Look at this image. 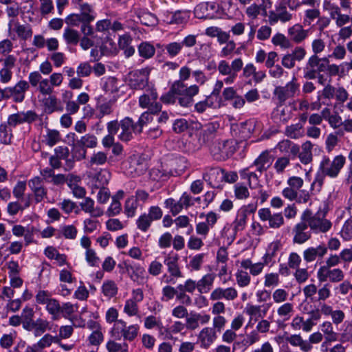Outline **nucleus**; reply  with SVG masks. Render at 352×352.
Returning <instances> with one entry per match:
<instances>
[{
    "instance_id": "1",
    "label": "nucleus",
    "mask_w": 352,
    "mask_h": 352,
    "mask_svg": "<svg viewBox=\"0 0 352 352\" xmlns=\"http://www.w3.org/2000/svg\"><path fill=\"white\" fill-rule=\"evenodd\" d=\"M345 162L346 159L342 155L336 156L332 161L328 157H323L320 163L319 170L311 185V190H314L315 186H317L318 190H320L326 176L331 178L338 177Z\"/></svg>"
},
{
    "instance_id": "2",
    "label": "nucleus",
    "mask_w": 352,
    "mask_h": 352,
    "mask_svg": "<svg viewBox=\"0 0 352 352\" xmlns=\"http://www.w3.org/2000/svg\"><path fill=\"white\" fill-rule=\"evenodd\" d=\"M151 114L150 111L144 112L136 124H134L129 118H124L120 123L117 121L111 122V134L117 133L120 129V138L123 141H129L132 133H140L143 126L152 120Z\"/></svg>"
},
{
    "instance_id": "3",
    "label": "nucleus",
    "mask_w": 352,
    "mask_h": 352,
    "mask_svg": "<svg viewBox=\"0 0 352 352\" xmlns=\"http://www.w3.org/2000/svg\"><path fill=\"white\" fill-rule=\"evenodd\" d=\"M299 92L300 84L294 76L285 85L276 86L274 89L273 96L278 104L283 106L287 100L295 97Z\"/></svg>"
},
{
    "instance_id": "4",
    "label": "nucleus",
    "mask_w": 352,
    "mask_h": 352,
    "mask_svg": "<svg viewBox=\"0 0 352 352\" xmlns=\"http://www.w3.org/2000/svg\"><path fill=\"white\" fill-rule=\"evenodd\" d=\"M183 85L181 83L173 82L168 92L162 95L160 98L161 101L164 104H175L177 100L179 104L183 107H189L193 103V96H190L189 101L186 103L182 102V100L186 98L185 91L182 90Z\"/></svg>"
},
{
    "instance_id": "5",
    "label": "nucleus",
    "mask_w": 352,
    "mask_h": 352,
    "mask_svg": "<svg viewBox=\"0 0 352 352\" xmlns=\"http://www.w3.org/2000/svg\"><path fill=\"white\" fill-rule=\"evenodd\" d=\"M210 151L216 160L223 161L234 153L235 147L231 140H216L210 145Z\"/></svg>"
},
{
    "instance_id": "6",
    "label": "nucleus",
    "mask_w": 352,
    "mask_h": 352,
    "mask_svg": "<svg viewBox=\"0 0 352 352\" xmlns=\"http://www.w3.org/2000/svg\"><path fill=\"white\" fill-rule=\"evenodd\" d=\"M309 210L304 212L301 217V221L297 223L292 229L293 242L296 244H303L311 237V230L307 223L306 214Z\"/></svg>"
},
{
    "instance_id": "7",
    "label": "nucleus",
    "mask_w": 352,
    "mask_h": 352,
    "mask_svg": "<svg viewBox=\"0 0 352 352\" xmlns=\"http://www.w3.org/2000/svg\"><path fill=\"white\" fill-rule=\"evenodd\" d=\"M307 223L311 230L315 234L326 233L332 227L330 220L325 218L324 214L316 213L311 215V212L306 214Z\"/></svg>"
},
{
    "instance_id": "8",
    "label": "nucleus",
    "mask_w": 352,
    "mask_h": 352,
    "mask_svg": "<svg viewBox=\"0 0 352 352\" xmlns=\"http://www.w3.org/2000/svg\"><path fill=\"white\" fill-rule=\"evenodd\" d=\"M158 94L155 89L148 87L144 94L139 98V105L143 109L148 110L153 114L161 111L162 104L157 102Z\"/></svg>"
},
{
    "instance_id": "9",
    "label": "nucleus",
    "mask_w": 352,
    "mask_h": 352,
    "mask_svg": "<svg viewBox=\"0 0 352 352\" xmlns=\"http://www.w3.org/2000/svg\"><path fill=\"white\" fill-rule=\"evenodd\" d=\"M316 276L320 283L329 281V283H337L344 280V272L338 267H319Z\"/></svg>"
},
{
    "instance_id": "10",
    "label": "nucleus",
    "mask_w": 352,
    "mask_h": 352,
    "mask_svg": "<svg viewBox=\"0 0 352 352\" xmlns=\"http://www.w3.org/2000/svg\"><path fill=\"white\" fill-rule=\"evenodd\" d=\"M191 74V69L187 66H183L180 68L179 72V79L175 80L174 82L181 83L183 85L182 90L185 91L186 98L182 100V102L186 103V100L189 101L190 96H195L199 93V87L197 85H192L187 86L185 81L188 80Z\"/></svg>"
},
{
    "instance_id": "11",
    "label": "nucleus",
    "mask_w": 352,
    "mask_h": 352,
    "mask_svg": "<svg viewBox=\"0 0 352 352\" xmlns=\"http://www.w3.org/2000/svg\"><path fill=\"white\" fill-rule=\"evenodd\" d=\"M29 82L33 87H37L38 92L43 96L50 95L54 91L47 78H43L39 72H32L28 76Z\"/></svg>"
},
{
    "instance_id": "12",
    "label": "nucleus",
    "mask_w": 352,
    "mask_h": 352,
    "mask_svg": "<svg viewBox=\"0 0 352 352\" xmlns=\"http://www.w3.org/2000/svg\"><path fill=\"white\" fill-rule=\"evenodd\" d=\"M287 4L280 3L276 6L275 10H271L268 14V22L270 25H274L278 21L287 23L293 19V14L287 8Z\"/></svg>"
},
{
    "instance_id": "13",
    "label": "nucleus",
    "mask_w": 352,
    "mask_h": 352,
    "mask_svg": "<svg viewBox=\"0 0 352 352\" xmlns=\"http://www.w3.org/2000/svg\"><path fill=\"white\" fill-rule=\"evenodd\" d=\"M150 69L144 68L133 71L129 74V85L132 89H143L148 83Z\"/></svg>"
},
{
    "instance_id": "14",
    "label": "nucleus",
    "mask_w": 352,
    "mask_h": 352,
    "mask_svg": "<svg viewBox=\"0 0 352 352\" xmlns=\"http://www.w3.org/2000/svg\"><path fill=\"white\" fill-rule=\"evenodd\" d=\"M165 206L170 209L173 215L179 213L184 208L194 205L192 197L186 192L183 193L178 201L173 198L167 199L164 202Z\"/></svg>"
},
{
    "instance_id": "15",
    "label": "nucleus",
    "mask_w": 352,
    "mask_h": 352,
    "mask_svg": "<svg viewBox=\"0 0 352 352\" xmlns=\"http://www.w3.org/2000/svg\"><path fill=\"white\" fill-rule=\"evenodd\" d=\"M38 118V116L34 111H19L8 116V124L10 127H15L23 123L31 124Z\"/></svg>"
},
{
    "instance_id": "16",
    "label": "nucleus",
    "mask_w": 352,
    "mask_h": 352,
    "mask_svg": "<svg viewBox=\"0 0 352 352\" xmlns=\"http://www.w3.org/2000/svg\"><path fill=\"white\" fill-rule=\"evenodd\" d=\"M30 82L21 80L14 86L6 88L7 98H12L15 102H22L25 96L26 91L30 88Z\"/></svg>"
},
{
    "instance_id": "17",
    "label": "nucleus",
    "mask_w": 352,
    "mask_h": 352,
    "mask_svg": "<svg viewBox=\"0 0 352 352\" xmlns=\"http://www.w3.org/2000/svg\"><path fill=\"white\" fill-rule=\"evenodd\" d=\"M287 187L282 190V195L290 201H294L297 197V192L302 187L304 180L298 176L289 177L287 180Z\"/></svg>"
},
{
    "instance_id": "18",
    "label": "nucleus",
    "mask_w": 352,
    "mask_h": 352,
    "mask_svg": "<svg viewBox=\"0 0 352 352\" xmlns=\"http://www.w3.org/2000/svg\"><path fill=\"white\" fill-rule=\"evenodd\" d=\"M210 320L209 314L190 311L186 317L185 326L187 329L193 331L199 328V324L204 325L208 323Z\"/></svg>"
},
{
    "instance_id": "19",
    "label": "nucleus",
    "mask_w": 352,
    "mask_h": 352,
    "mask_svg": "<svg viewBox=\"0 0 352 352\" xmlns=\"http://www.w3.org/2000/svg\"><path fill=\"white\" fill-rule=\"evenodd\" d=\"M258 216L262 221H267L270 228L278 229L285 223L281 213L272 214L269 208H262L258 210Z\"/></svg>"
},
{
    "instance_id": "20",
    "label": "nucleus",
    "mask_w": 352,
    "mask_h": 352,
    "mask_svg": "<svg viewBox=\"0 0 352 352\" xmlns=\"http://www.w3.org/2000/svg\"><path fill=\"white\" fill-rule=\"evenodd\" d=\"M238 296L237 290L232 287L223 288L221 287L214 289L210 294V300L212 301L224 299L227 301H233Z\"/></svg>"
},
{
    "instance_id": "21",
    "label": "nucleus",
    "mask_w": 352,
    "mask_h": 352,
    "mask_svg": "<svg viewBox=\"0 0 352 352\" xmlns=\"http://www.w3.org/2000/svg\"><path fill=\"white\" fill-rule=\"evenodd\" d=\"M28 186L34 193L36 203L41 202L47 197V190L43 185L41 177H34L28 181Z\"/></svg>"
},
{
    "instance_id": "22",
    "label": "nucleus",
    "mask_w": 352,
    "mask_h": 352,
    "mask_svg": "<svg viewBox=\"0 0 352 352\" xmlns=\"http://www.w3.org/2000/svg\"><path fill=\"white\" fill-rule=\"evenodd\" d=\"M327 254V248L324 243L317 246H311L306 248L302 253L303 258L307 263H311L317 258L322 259Z\"/></svg>"
},
{
    "instance_id": "23",
    "label": "nucleus",
    "mask_w": 352,
    "mask_h": 352,
    "mask_svg": "<svg viewBox=\"0 0 352 352\" xmlns=\"http://www.w3.org/2000/svg\"><path fill=\"white\" fill-rule=\"evenodd\" d=\"M179 255L173 252L167 254L164 257V263L167 267L170 276L173 278L183 277L182 272L178 263Z\"/></svg>"
},
{
    "instance_id": "24",
    "label": "nucleus",
    "mask_w": 352,
    "mask_h": 352,
    "mask_svg": "<svg viewBox=\"0 0 352 352\" xmlns=\"http://www.w3.org/2000/svg\"><path fill=\"white\" fill-rule=\"evenodd\" d=\"M309 31L305 30L300 23H296L289 28L287 34L291 42L299 44L303 42L308 36Z\"/></svg>"
},
{
    "instance_id": "25",
    "label": "nucleus",
    "mask_w": 352,
    "mask_h": 352,
    "mask_svg": "<svg viewBox=\"0 0 352 352\" xmlns=\"http://www.w3.org/2000/svg\"><path fill=\"white\" fill-rule=\"evenodd\" d=\"M219 127V124L217 122H210L205 124L202 127L199 141L202 144H209L214 140Z\"/></svg>"
},
{
    "instance_id": "26",
    "label": "nucleus",
    "mask_w": 352,
    "mask_h": 352,
    "mask_svg": "<svg viewBox=\"0 0 352 352\" xmlns=\"http://www.w3.org/2000/svg\"><path fill=\"white\" fill-rule=\"evenodd\" d=\"M203 179L212 187H218L221 182V169L217 167H206L203 173Z\"/></svg>"
},
{
    "instance_id": "27",
    "label": "nucleus",
    "mask_w": 352,
    "mask_h": 352,
    "mask_svg": "<svg viewBox=\"0 0 352 352\" xmlns=\"http://www.w3.org/2000/svg\"><path fill=\"white\" fill-rule=\"evenodd\" d=\"M215 330L212 327L203 328L198 334V340L202 348L208 349L216 340Z\"/></svg>"
},
{
    "instance_id": "28",
    "label": "nucleus",
    "mask_w": 352,
    "mask_h": 352,
    "mask_svg": "<svg viewBox=\"0 0 352 352\" xmlns=\"http://www.w3.org/2000/svg\"><path fill=\"white\" fill-rule=\"evenodd\" d=\"M270 307V304L267 305L265 309L262 311L261 306L248 303L245 307L244 311L250 317L248 324H250L252 320L257 321L258 318H263L265 316Z\"/></svg>"
},
{
    "instance_id": "29",
    "label": "nucleus",
    "mask_w": 352,
    "mask_h": 352,
    "mask_svg": "<svg viewBox=\"0 0 352 352\" xmlns=\"http://www.w3.org/2000/svg\"><path fill=\"white\" fill-rule=\"evenodd\" d=\"M273 162V158L268 151L262 152L259 156L254 161L253 166L256 167V170L261 173L267 170Z\"/></svg>"
},
{
    "instance_id": "30",
    "label": "nucleus",
    "mask_w": 352,
    "mask_h": 352,
    "mask_svg": "<svg viewBox=\"0 0 352 352\" xmlns=\"http://www.w3.org/2000/svg\"><path fill=\"white\" fill-rule=\"evenodd\" d=\"M285 340L292 346L299 347L303 352H309L313 348L312 345H311L307 340H303L300 334H294L287 336Z\"/></svg>"
},
{
    "instance_id": "31",
    "label": "nucleus",
    "mask_w": 352,
    "mask_h": 352,
    "mask_svg": "<svg viewBox=\"0 0 352 352\" xmlns=\"http://www.w3.org/2000/svg\"><path fill=\"white\" fill-rule=\"evenodd\" d=\"M108 84L104 85V95H100L97 98V108L99 111V116L102 117L110 113V105L108 101L109 94L107 92Z\"/></svg>"
},
{
    "instance_id": "32",
    "label": "nucleus",
    "mask_w": 352,
    "mask_h": 352,
    "mask_svg": "<svg viewBox=\"0 0 352 352\" xmlns=\"http://www.w3.org/2000/svg\"><path fill=\"white\" fill-rule=\"evenodd\" d=\"M82 211L93 217H100L103 214V211L100 208H95V201L90 197H85L79 204Z\"/></svg>"
},
{
    "instance_id": "33",
    "label": "nucleus",
    "mask_w": 352,
    "mask_h": 352,
    "mask_svg": "<svg viewBox=\"0 0 352 352\" xmlns=\"http://www.w3.org/2000/svg\"><path fill=\"white\" fill-rule=\"evenodd\" d=\"M272 118L274 122L280 124H285L291 119V113L287 111L286 107L278 106L273 111Z\"/></svg>"
},
{
    "instance_id": "34",
    "label": "nucleus",
    "mask_w": 352,
    "mask_h": 352,
    "mask_svg": "<svg viewBox=\"0 0 352 352\" xmlns=\"http://www.w3.org/2000/svg\"><path fill=\"white\" fill-rule=\"evenodd\" d=\"M58 339L50 334L43 336L37 343L30 348V352H42L43 349L49 347L52 342H57Z\"/></svg>"
},
{
    "instance_id": "35",
    "label": "nucleus",
    "mask_w": 352,
    "mask_h": 352,
    "mask_svg": "<svg viewBox=\"0 0 352 352\" xmlns=\"http://www.w3.org/2000/svg\"><path fill=\"white\" fill-rule=\"evenodd\" d=\"M44 254L49 259L56 260L59 266H63L67 263V256L64 254H60L53 246H47L44 250Z\"/></svg>"
},
{
    "instance_id": "36",
    "label": "nucleus",
    "mask_w": 352,
    "mask_h": 352,
    "mask_svg": "<svg viewBox=\"0 0 352 352\" xmlns=\"http://www.w3.org/2000/svg\"><path fill=\"white\" fill-rule=\"evenodd\" d=\"M271 4L272 3L270 0H267L265 6L252 3L247 8L245 13L249 18L256 19L259 15L261 10H263L264 16L267 15V8L270 7Z\"/></svg>"
},
{
    "instance_id": "37",
    "label": "nucleus",
    "mask_w": 352,
    "mask_h": 352,
    "mask_svg": "<svg viewBox=\"0 0 352 352\" xmlns=\"http://www.w3.org/2000/svg\"><path fill=\"white\" fill-rule=\"evenodd\" d=\"M215 276L212 274L204 275L199 281H197V290L200 294H206L212 288Z\"/></svg>"
},
{
    "instance_id": "38",
    "label": "nucleus",
    "mask_w": 352,
    "mask_h": 352,
    "mask_svg": "<svg viewBox=\"0 0 352 352\" xmlns=\"http://www.w3.org/2000/svg\"><path fill=\"white\" fill-rule=\"evenodd\" d=\"M41 102L44 107L45 111L47 113H52L54 111L59 110V108L58 107L59 101L56 96L52 95V94L44 96Z\"/></svg>"
},
{
    "instance_id": "39",
    "label": "nucleus",
    "mask_w": 352,
    "mask_h": 352,
    "mask_svg": "<svg viewBox=\"0 0 352 352\" xmlns=\"http://www.w3.org/2000/svg\"><path fill=\"white\" fill-rule=\"evenodd\" d=\"M303 124L298 122L287 126L285 129L286 136L292 139H298L304 136Z\"/></svg>"
},
{
    "instance_id": "40",
    "label": "nucleus",
    "mask_w": 352,
    "mask_h": 352,
    "mask_svg": "<svg viewBox=\"0 0 352 352\" xmlns=\"http://www.w3.org/2000/svg\"><path fill=\"white\" fill-rule=\"evenodd\" d=\"M312 148L313 144L310 141L302 144V151L299 153L298 157L302 164H307L312 161Z\"/></svg>"
},
{
    "instance_id": "41",
    "label": "nucleus",
    "mask_w": 352,
    "mask_h": 352,
    "mask_svg": "<svg viewBox=\"0 0 352 352\" xmlns=\"http://www.w3.org/2000/svg\"><path fill=\"white\" fill-rule=\"evenodd\" d=\"M43 138V142L52 147L61 140V135L58 130L47 129Z\"/></svg>"
},
{
    "instance_id": "42",
    "label": "nucleus",
    "mask_w": 352,
    "mask_h": 352,
    "mask_svg": "<svg viewBox=\"0 0 352 352\" xmlns=\"http://www.w3.org/2000/svg\"><path fill=\"white\" fill-rule=\"evenodd\" d=\"M63 38L67 45H76L80 41V34L77 30L68 27L65 28Z\"/></svg>"
},
{
    "instance_id": "43",
    "label": "nucleus",
    "mask_w": 352,
    "mask_h": 352,
    "mask_svg": "<svg viewBox=\"0 0 352 352\" xmlns=\"http://www.w3.org/2000/svg\"><path fill=\"white\" fill-rule=\"evenodd\" d=\"M321 331L324 333L327 342H335L338 340V333L333 331V324L325 321L320 325Z\"/></svg>"
},
{
    "instance_id": "44",
    "label": "nucleus",
    "mask_w": 352,
    "mask_h": 352,
    "mask_svg": "<svg viewBox=\"0 0 352 352\" xmlns=\"http://www.w3.org/2000/svg\"><path fill=\"white\" fill-rule=\"evenodd\" d=\"M246 209L240 208L236 214L235 220L233 222V228L235 232L243 230L246 225Z\"/></svg>"
},
{
    "instance_id": "45",
    "label": "nucleus",
    "mask_w": 352,
    "mask_h": 352,
    "mask_svg": "<svg viewBox=\"0 0 352 352\" xmlns=\"http://www.w3.org/2000/svg\"><path fill=\"white\" fill-rule=\"evenodd\" d=\"M131 38L129 34H124L119 38L118 45L120 49L124 50L126 57L132 56L135 52V49L130 46Z\"/></svg>"
},
{
    "instance_id": "46",
    "label": "nucleus",
    "mask_w": 352,
    "mask_h": 352,
    "mask_svg": "<svg viewBox=\"0 0 352 352\" xmlns=\"http://www.w3.org/2000/svg\"><path fill=\"white\" fill-rule=\"evenodd\" d=\"M272 43L276 46H280L282 49H289L292 47L289 38L281 33L274 34L272 38Z\"/></svg>"
},
{
    "instance_id": "47",
    "label": "nucleus",
    "mask_w": 352,
    "mask_h": 352,
    "mask_svg": "<svg viewBox=\"0 0 352 352\" xmlns=\"http://www.w3.org/2000/svg\"><path fill=\"white\" fill-rule=\"evenodd\" d=\"M76 142L86 150L87 148H93L96 147L98 144L96 137L94 135L89 133H87L85 135L81 136Z\"/></svg>"
},
{
    "instance_id": "48",
    "label": "nucleus",
    "mask_w": 352,
    "mask_h": 352,
    "mask_svg": "<svg viewBox=\"0 0 352 352\" xmlns=\"http://www.w3.org/2000/svg\"><path fill=\"white\" fill-rule=\"evenodd\" d=\"M60 305L58 301L54 298H52L46 304V310L50 315H52V318L54 320H56L60 318Z\"/></svg>"
},
{
    "instance_id": "49",
    "label": "nucleus",
    "mask_w": 352,
    "mask_h": 352,
    "mask_svg": "<svg viewBox=\"0 0 352 352\" xmlns=\"http://www.w3.org/2000/svg\"><path fill=\"white\" fill-rule=\"evenodd\" d=\"M50 329L51 326L48 320L43 318H38L34 321V334L35 336H40L47 330Z\"/></svg>"
},
{
    "instance_id": "50",
    "label": "nucleus",
    "mask_w": 352,
    "mask_h": 352,
    "mask_svg": "<svg viewBox=\"0 0 352 352\" xmlns=\"http://www.w3.org/2000/svg\"><path fill=\"white\" fill-rule=\"evenodd\" d=\"M78 6L80 13V14L85 19L86 21H94L95 19V16L92 14L93 8L92 7L87 3L82 2L75 4Z\"/></svg>"
},
{
    "instance_id": "51",
    "label": "nucleus",
    "mask_w": 352,
    "mask_h": 352,
    "mask_svg": "<svg viewBox=\"0 0 352 352\" xmlns=\"http://www.w3.org/2000/svg\"><path fill=\"white\" fill-rule=\"evenodd\" d=\"M318 5V0H290L289 2V9L290 10H296L302 6L315 8Z\"/></svg>"
},
{
    "instance_id": "52",
    "label": "nucleus",
    "mask_w": 352,
    "mask_h": 352,
    "mask_svg": "<svg viewBox=\"0 0 352 352\" xmlns=\"http://www.w3.org/2000/svg\"><path fill=\"white\" fill-rule=\"evenodd\" d=\"M138 201L133 196L129 197L125 201L124 204V213L128 217H133L135 216L136 210L138 208Z\"/></svg>"
},
{
    "instance_id": "53",
    "label": "nucleus",
    "mask_w": 352,
    "mask_h": 352,
    "mask_svg": "<svg viewBox=\"0 0 352 352\" xmlns=\"http://www.w3.org/2000/svg\"><path fill=\"white\" fill-rule=\"evenodd\" d=\"M293 311V304L290 302H285L278 308L277 314L280 318H281L284 321H285L289 319Z\"/></svg>"
},
{
    "instance_id": "54",
    "label": "nucleus",
    "mask_w": 352,
    "mask_h": 352,
    "mask_svg": "<svg viewBox=\"0 0 352 352\" xmlns=\"http://www.w3.org/2000/svg\"><path fill=\"white\" fill-rule=\"evenodd\" d=\"M138 52L140 56L148 59L153 56L155 49L151 44L143 42L138 47Z\"/></svg>"
},
{
    "instance_id": "55",
    "label": "nucleus",
    "mask_w": 352,
    "mask_h": 352,
    "mask_svg": "<svg viewBox=\"0 0 352 352\" xmlns=\"http://www.w3.org/2000/svg\"><path fill=\"white\" fill-rule=\"evenodd\" d=\"M78 308V305L72 304L70 302H64L60 305V316L62 315L65 318L70 319L72 314Z\"/></svg>"
},
{
    "instance_id": "56",
    "label": "nucleus",
    "mask_w": 352,
    "mask_h": 352,
    "mask_svg": "<svg viewBox=\"0 0 352 352\" xmlns=\"http://www.w3.org/2000/svg\"><path fill=\"white\" fill-rule=\"evenodd\" d=\"M152 222L147 214L143 213L137 219L136 226L138 229L143 232H146L151 227Z\"/></svg>"
},
{
    "instance_id": "57",
    "label": "nucleus",
    "mask_w": 352,
    "mask_h": 352,
    "mask_svg": "<svg viewBox=\"0 0 352 352\" xmlns=\"http://www.w3.org/2000/svg\"><path fill=\"white\" fill-rule=\"evenodd\" d=\"M323 10L328 12L330 18L333 19L341 12L340 7L330 0H324L322 5Z\"/></svg>"
},
{
    "instance_id": "58",
    "label": "nucleus",
    "mask_w": 352,
    "mask_h": 352,
    "mask_svg": "<svg viewBox=\"0 0 352 352\" xmlns=\"http://www.w3.org/2000/svg\"><path fill=\"white\" fill-rule=\"evenodd\" d=\"M214 106V102L211 96H207L204 100L199 101L195 104V110L199 113H204L208 109Z\"/></svg>"
},
{
    "instance_id": "59",
    "label": "nucleus",
    "mask_w": 352,
    "mask_h": 352,
    "mask_svg": "<svg viewBox=\"0 0 352 352\" xmlns=\"http://www.w3.org/2000/svg\"><path fill=\"white\" fill-rule=\"evenodd\" d=\"M8 123H3L0 125V138L2 143L9 144L12 138V130L10 129Z\"/></svg>"
},
{
    "instance_id": "60",
    "label": "nucleus",
    "mask_w": 352,
    "mask_h": 352,
    "mask_svg": "<svg viewBox=\"0 0 352 352\" xmlns=\"http://www.w3.org/2000/svg\"><path fill=\"white\" fill-rule=\"evenodd\" d=\"M235 276L236 283L239 287H245L250 285L251 278L247 272L238 270Z\"/></svg>"
},
{
    "instance_id": "61",
    "label": "nucleus",
    "mask_w": 352,
    "mask_h": 352,
    "mask_svg": "<svg viewBox=\"0 0 352 352\" xmlns=\"http://www.w3.org/2000/svg\"><path fill=\"white\" fill-rule=\"evenodd\" d=\"M72 153L73 158L80 161L86 157L87 150L76 142L72 144Z\"/></svg>"
},
{
    "instance_id": "62",
    "label": "nucleus",
    "mask_w": 352,
    "mask_h": 352,
    "mask_svg": "<svg viewBox=\"0 0 352 352\" xmlns=\"http://www.w3.org/2000/svg\"><path fill=\"white\" fill-rule=\"evenodd\" d=\"M110 171L106 169L102 170L96 175V186L98 188L108 187Z\"/></svg>"
},
{
    "instance_id": "63",
    "label": "nucleus",
    "mask_w": 352,
    "mask_h": 352,
    "mask_svg": "<svg viewBox=\"0 0 352 352\" xmlns=\"http://www.w3.org/2000/svg\"><path fill=\"white\" fill-rule=\"evenodd\" d=\"M14 30L18 36L23 40L28 39L32 35V30L30 25L16 23Z\"/></svg>"
},
{
    "instance_id": "64",
    "label": "nucleus",
    "mask_w": 352,
    "mask_h": 352,
    "mask_svg": "<svg viewBox=\"0 0 352 352\" xmlns=\"http://www.w3.org/2000/svg\"><path fill=\"white\" fill-rule=\"evenodd\" d=\"M340 235L345 241L352 239V219H349L344 222L340 231Z\"/></svg>"
}]
</instances>
